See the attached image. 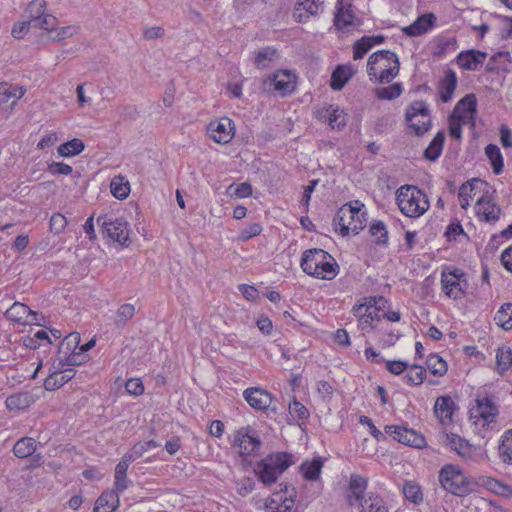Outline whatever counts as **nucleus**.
Masks as SVG:
<instances>
[{
	"label": "nucleus",
	"mask_w": 512,
	"mask_h": 512,
	"mask_svg": "<svg viewBox=\"0 0 512 512\" xmlns=\"http://www.w3.org/2000/svg\"><path fill=\"white\" fill-rule=\"evenodd\" d=\"M319 117L324 118L332 128L341 129L346 125V115L338 107L330 105L328 108L319 112Z\"/></svg>",
	"instance_id": "obj_30"
},
{
	"label": "nucleus",
	"mask_w": 512,
	"mask_h": 512,
	"mask_svg": "<svg viewBox=\"0 0 512 512\" xmlns=\"http://www.w3.org/2000/svg\"><path fill=\"white\" fill-rule=\"evenodd\" d=\"M75 375V370L73 368L63 367L62 369H53L48 377L44 381V387L48 391H53L65 383L70 381Z\"/></svg>",
	"instance_id": "obj_23"
},
{
	"label": "nucleus",
	"mask_w": 512,
	"mask_h": 512,
	"mask_svg": "<svg viewBox=\"0 0 512 512\" xmlns=\"http://www.w3.org/2000/svg\"><path fill=\"white\" fill-rule=\"evenodd\" d=\"M324 462L321 457L313 458L312 460L304 461L299 469L303 477L307 481H318L321 477Z\"/></svg>",
	"instance_id": "obj_29"
},
{
	"label": "nucleus",
	"mask_w": 512,
	"mask_h": 512,
	"mask_svg": "<svg viewBox=\"0 0 512 512\" xmlns=\"http://www.w3.org/2000/svg\"><path fill=\"white\" fill-rule=\"evenodd\" d=\"M446 443L453 449L460 457L469 459L472 457V446L463 438L456 434H447Z\"/></svg>",
	"instance_id": "obj_32"
},
{
	"label": "nucleus",
	"mask_w": 512,
	"mask_h": 512,
	"mask_svg": "<svg viewBox=\"0 0 512 512\" xmlns=\"http://www.w3.org/2000/svg\"><path fill=\"white\" fill-rule=\"evenodd\" d=\"M359 422L362 425H365V426H367L369 428L370 434L377 441H381V440H383L385 438L384 433H382L380 430L377 429V427L374 425V423L371 420V418H369L368 416H365V415L360 416Z\"/></svg>",
	"instance_id": "obj_61"
},
{
	"label": "nucleus",
	"mask_w": 512,
	"mask_h": 512,
	"mask_svg": "<svg viewBox=\"0 0 512 512\" xmlns=\"http://www.w3.org/2000/svg\"><path fill=\"white\" fill-rule=\"evenodd\" d=\"M370 233L379 245L386 244L388 241V231L382 221L374 222L370 227Z\"/></svg>",
	"instance_id": "obj_51"
},
{
	"label": "nucleus",
	"mask_w": 512,
	"mask_h": 512,
	"mask_svg": "<svg viewBox=\"0 0 512 512\" xmlns=\"http://www.w3.org/2000/svg\"><path fill=\"white\" fill-rule=\"evenodd\" d=\"M477 100L474 94H467L455 106L452 115L459 120L462 125H469L471 129L475 127V118L477 113Z\"/></svg>",
	"instance_id": "obj_17"
},
{
	"label": "nucleus",
	"mask_w": 512,
	"mask_h": 512,
	"mask_svg": "<svg viewBox=\"0 0 512 512\" xmlns=\"http://www.w3.org/2000/svg\"><path fill=\"white\" fill-rule=\"evenodd\" d=\"M36 450V442L33 438L24 437L18 440L14 447L13 452L18 458H26L31 456Z\"/></svg>",
	"instance_id": "obj_39"
},
{
	"label": "nucleus",
	"mask_w": 512,
	"mask_h": 512,
	"mask_svg": "<svg viewBox=\"0 0 512 512\" xmlns=\"http://www.w3.org/2000/svg\"><path fill=\"white\" fill-rule=\"evenodd\" d=\"M50 231L54 234H59L64 231L67 226V219L60 213H55L50 219Z\"/></svg>",
	"instance_id": "obj_59"
},
{
	"label": "nucleus",
	"mask_w": 512,
	"mask_h": 512,
	"mask_svg": "<svg viewBox=\"0 0 512 512\" xmlns=\"http://www.w3.org/2000/svg\"><path fill=\"white\" fill-rule=\"evenodd\" d=\"M234 446L239 448L242 456L257 455L261 441L250 427H243L234 436Z\"/></svg>",
	"instance_id": "obj_15"
},
{
	"label": "nucleus",
	"mask_w": 512,
	"mask_h": 512,
	"mask_svg": "<svg viewBox=\"0 0 512 512\" xmlns=\"http://www.w3.org/2000/svg\"><path fill=\"white\" fill-rule=\"evenodd\" d=\"M234 123L228 117L212 120L207 126L208 136L216 143L227 144L234 136Z\"/></svg>",
	"instance_id": "obj_16"
},
{
	"label": "nucleus",
	"mask_w": 512,
	"mask_h": 512,
	"mask_svg": "<svg viewBox=\"0 0 512 512\" xmlns=\"http://www.w3.org/2000/svg\"><path fill=\"white\" fill-rule=\"evenodd\" d=\"M387 301L383 297H363L358 304L354 305L352 312L358 319V325L364 333L384 330L381 311L385 308Z\"/></svg>",
	"instance_id": "obj_2"
},
{
	"label": "nucleus",
	"mask_w": 512,
	"mask_h": 512,
	"mask_svg": "<svg viewBox=\"0 0 512 512\" xmlns=\"http://www.w3.org/2000/svg\"><path fill=\"white\" fill-rule=\"evenodd\" d=\"M243 397L247 403L255 410L265 411L272 404V395L261 388L250 387L243 391Z\"/></svg>",
	"instance_id": "obj_19"
},
{
	"label": "nucleus",
	"mask_w": 512,
	"mask_h": 512,
	"mask_svg": "<svg viewBox=\"0 0 512 512\" xmlns=\"http://www.w3.org/2000/svg\"><path fill=\"white\" fill-rule=\"evenodd\" d=\"M334 24L339 30L348 29L351 26L360 24L353 13L350 0L337 1V12L334 17Z\"/></svg>",
	"instance_id": "obj_18"
},
{
	"label": "nucleus",
	"mask_w": 512,
	"mask_h": 512,
	"mask_svg": "<svg viewBox=\"0 0 512 512\" xmlns=\"http://www.w3.org/2000/svg\"><path fill=\"white\" fill-rule=\"evenodd\" d=\"M496 363L498 370L506 371L512 364V352L507 347H500L496 353Z\"/></svg>",
	"instance_id": "obj_49"
},
{
	"label": "nucleus",
	"mask_w": 512,
	"mask_h": 512,
	"mask_svg": "<svg viewBox=\"0 0 512 512\" xmlns=\"http://www.w3.org/2000/svg\"><path fill=\"white\" fill-rule=\"evenodd\" d=\"M264 86L268 90H274L285 96L295 90L296 76L290 71L280 70L268 77L264 81Z\"/></svg>",
	"instance_id": "obj_14"
},
{
	"label": "nucleus",
	"mask_w": 512,
	"mask_h": 512,
	"mask_svg": "<svg viewBox=\"0 0 512 512\" xmlns=\"http://www.w3.org/2000/svg\"><path fill=\"white\" fill-rule=\"evenodd\" d=\"M6 317L14 322L25 325L30 315V308L20 302H15L5 313Z\"/></svg>",
	"instance_id": "obj_37"
},
{
	"label": "nucleus",
	"mask_w": 512,
	"mask_h": 512,
	"mask_svg": "<svg viewBox=\"0 0 512 512\" xmlns=\"http://www.w3.org/2000/svg\"><path fill=\"white\" fill-rule=\"evenodd\" d=\"M445 135L444 132L439 131L430 142L429 146L424 151V157L430 161H435L441 155L444 145Z\"/></svg>",
	"instance_id": "obj_38"
},
{
	"label": "nucleus",
	"mask_w": 512,
	"mask_h": 512,
	"mask_svg": "<svg viewBox=\"0 0 512 512\" xmlns=\"http://www.w3.org/2000/svg\"><path fill=\"white\" fill-rule=\"evenodd\" d=\"M87 359L88 356L86 354L81 353L80 350H75L74 352H70L67 355L56 356V358L52 362L51 368H72L73 366H78L85 363Z\"/></svg>",
	"instance_id": "obj_28"
},
{
	"label": "nucleus",
	"mask_w": 512,
	"mask_h": 512,
	"mask_svg": "<svg viewBox=\"0 0 512 512\" xmlns=\"http://www.w3.org/2000/svg\"><path fill=\"white\" fill-rule=\"evenodd\" d=\"M400 211L407 217L418 218L430 207L428 197L416 186L404 185L396 191Z\"/></svg>",
	"instance_id": "obj_7"
},
{
	"label": "nucleus",
	"mask_w": 512,
	"mask_h": 512,
	"mask_svg": "<svg viewBox=\"0 0 512 512\" xmlns=\"http://www.w3.org/2000/svg\"><path fill=\"white\" fill-rule=\"evenodd\" d=\"M118 491L107 490L104 491L96 500L94 512H113L119 506Z\"/></svg>",
	"instance_id": "obj_25"
},
{
	"label": "nucleus",
	"mask_w": 512,
	"mask_h": 512,
	"mask_svg": "<svg viewBox=\"0 0 512 512\" xmlns=\"http://www.w3.org/2000/svg\"><path fill=\"white\" fill-rule=\"evenodd\" d=\"M499 453L503 462L512 464V430L503 435Z\"/></svg>",
	"instance_id": "obj_45"
},
{
	"label": "nucleus",
	"mask_w": 512,
	"mask_h": 512,
	"mask_svg": "<svg viewBox=\"0 0 512 512\" xmlns=\"http://www.w3.org/2000/svg\"><path fill=\"white\" fill-rule=\"evenodd\" d=\"M368 478L359 474H351L349 479L347 502L349 506H357L359 512H389L383 498L377 493H365Z\"/></svg>",
	"instance_id": "obj_1"
},
{
	"label": "nucleus",
	"mask_w": 512,
	"mask_h": 512,
	"mask_svg": "<svg viewBox=\"0 0 512 512\" xmlns=\"http://www.w3.org/2000/svg\"><path fill=\"white\" fill-rule=\"evenodd\" d=\"M135 314V307L132 304H123L117 310L116 325H125Z\"/></svg>",
	"instance_id": "obj_53"
},
{
	"label": "nucleus",
	"mask_w": 512,
	"mask_h": 512,
	"mask_svg": "<svg viewBox=\"0 0 512 512\" xmlns=\"http://www.w3.org/2000/svg\"><path fill=\"white\" fill-rule=\"evenodd\" d=\"M300 266L307 275L318 279L332 280L338 273V264L335 259L320 248L306 250Z\"/></svg>",
	"instance_id": "obj_3"
},
{
	"label": "nucleus",
	"mask_w": 512,
	"mask_h": 512,
	"mask_svg": "<svg viewBox=\"0 0 512 512\" xmlns=\"http://www.w3.org/2000/svg\"><path fill=\"white\" fill-rule=\"evenodd\" d=\"M435 22V16L432 13L424 14L418 17L411 25L403 28V32L408 36H419L426 33Z\"/></svg>",
	"instance_id": "obj_27"
},
{
	"label": "nucleus",
	"mask_w": 512,
	"mask_h": 512,
	"mask_svg": "<svg viewBox=\"0 0 512 512\" xmlns=\"http://www.w3.org/2000/svg\"><path fill=\"white\" fill-rule=\"evenodd\" d=\"M457 86V76L453 70H448L444 79L439 84V95L442 102L447 103L452 99Z\"/></svg>",
	"instance_id": "obj_31"
},
{
	"label": "nucleus",
	"mask_w": 512,
	"mask_h": 512,
	"mask_svg": "<svg viewBox=\"0 0 512 512\" xmlns=\"http://www.w3.org/2000/svg\"><path fill=\"white\" fill-rule=\"evenodd\" d=\"M403 92V87L400 83H394L388 87L378 88L375 93L380 100H393L398 98Z\"/></svg>",
	"instance_id": "obj_46"
},
{
	"label": "nucleus",
	"mask_w": 512,
	"mask_h": 512,
	"mask_svg": "<svg viewBox=\"0 0 512 512\" xmlns=\"http://www.w3.org/2000/svg\"><path fill=\"white\" fill-rule=\"evenodd\" d=\"M6 405L10 410H20L28 405L27 394L11 395L6 399Z\"/></svg>",
	"instance_id": "obj_56"
},
{
	"label": "nucleus",
	"mask_w": 512,
	"mask_h": 512,
	"mask_svg": "<svg viewBox=\"0 0 512 512\" xmlns=\"http://www.w3.org/2000/svg\"><path fill=\"white\" fill-rule=\"evenodd\" d=\"M353 74L354 70L351 66H338L331 76V88L333 90H341Z\"/></svg>",
	"instance_id": "obj_33"
},
{
	"label": "nucleus",
	"mask_w": 512,
	"mask_h": 512,
	"mask_svg": "<svg viewBox=\"0 0 512 512\" xmlns=\"http://www.w3.org/2000/svg\"><path fill=\"white\" fill-rule=\"evenodd\" d=\"M132 462L123 456L115 468V489L118 492H123L128 488L129 481L127 480V470Z\"/></svg>",
	"instance_id": "obj_34"
},
{
	"label": "nucleus",
	"mask_w": 512,
	"mask_h": 512,
	"mask_svg": "<svg viewBox=\"0 0 512 512\" xmlns=\"http://www.w3.org/2000/svg\"><path fill=\"white\" fill-rule=\"evenodd\" d=\"M475 211L480 219L489 223H495L501 215V208L484 196L477 199Z\"/></svg>",
	"instance_id": "obj_21"
},
{
	"label": "nucleus",
	"mask_w": 512,
	"mask_h": 512,
	"mask_svg": "<svg viewBox=\"0 0 512 512\" xmlns=\"http://www.w3.org/2000/svg\"><path fill=\"white\" fill-rule=\"evenodd\" d=\"M32 27L48 31L51 35L57 25V19L50 14H44L38 19L31 20Z\"/></svg>",
	"instance_id": "obj_48"
},
{
	"label": "nucleus",
	"mask_w": 512,
	"mask_h": 512,
	"mask_svg": "<svg viewBox=\"0 0 512 512\" xmlns=\"http://www.w3.org/2000/svg\"><path fill=\"white\" fill-rule=\"evenodd\" d=\"M438 480L445 491L458 497H465L476 488V479L467 476L459 466L453 464H446L440 469Z\"/></svg>",
	"instance_id": "obj_5"
},
{
	"label": "nucleus",
	"mask_w": 512,
	"mask_h": 512,
	"mask_svg": "<svg viewBox=\"0 0 512 512\" xmlns=\"http://www.w3.org/2000/svg\"><path fill=\"white\" fill-rule=\"evenodd\" d=\"M481 486L486 488L487 490L495 493L496 495L510 497L512 496V487L502 483L501 481L489 477V476H481L476 479V487Z\"/></svg>",
	"instance_id": "obj_26"
},
{
	"label": "nucleus",
	"mask_w": 512,
	"mask_h": 512,
	"mask_svg": "<svg viewBox=\"0 0 512 512\" xmlns=\"http://www.w3.org/2000/svg\"><path fill=\"white\" fill-rule=\"evenodd\" d=\"M85 148L82 140L74 138L58 147V153L62 157L76 156L80 154Z\"/></svg>",
	"instance_id": "obj_43"
},
{
	"label": "nucleus",
	"mask_w": 512,
	"mask_h": 512,
	"mask_svg": "<svg viewBox=\"0 0 512 512\" xmlns=\"http://www.w3.org/2000/svg\"><path fill=\"white\" fill-rule=\"evenodd\" d=\"M427 368L436 376H443L447 372L446 362L438 355L431 354L427 359Z\"/></svg>",
	"instance_id": "obj_47"
},
{
	"label": "nucleus",
	"mask_w": 512,
	"mask_h": 512,
	"mask_svg": "<svg viewBox=\"0 0 512 512\" xmlns=\"http://www.w3.org/2000/svg\"><path fill=\"white\" fill-rule=\"evenodd\" d=\"M262 231V227L258 223H252L247 228L243 229L240 234L239 238L242 241H247L251 239L252 237H255L259 235Z\"/></svg>",
	"instance_id": "obj_63"
},
{
	"label": "nucleus",
	"mask_w": 512,
	"mask_h": 512,
	"mask_svg": "<svg viewBox=\"0 0 512 512\" xmlns=\"http://www.w3.org/2000/svg\"><path fill=\"white\" fill-rule=\"evenodd\" d=\"M373 47L370 39L367 36H363L361 39L355 42L353 49L355 60L362 59L364 55Z\"/></svg>",
	"instance_id": "obj_54"
},
{
	"label": "nucleus",
	"mask_w": 512,
	"mask_h": 512,
	"mask_svg": "<svg viewBox=\"0 0 512 512\" xmlns=\"http://www.w3.org/2000/svg\"><path fill=\"white\" fill-rule=\"evenodd\" d=\"M456 50L455 41L447 40L440 42L433 51V55L438 58H442L446 53L453 52Z\"/></svg>",
	"instance_id": "obj_60"
},
{
	"label": "nucleus",
	"mask_w": 512,
	"mask_h": 512,
	"mask_svg": "<svg viewBox=\"0 0 512 512\" xmlns=\"http://www.w3.org/2000/svg\"><path fill=\"white\" fill-rule=\"evenodd\" d=\"M97 223L102 227L105 237L114 242L125 246L129 242L128 223L119 218L109 215H101L97 218Z\"/></svg>",
	"instance_id": "obj_9"
},
{
	"label": "nucleus",
	"mask_w": 512,
	"mask_h": 512,
	"mask_svg": "<svg viewBox=\"0 0 512 512\" xmlns=\"http://www.w3.org/2000/svg\"><path fill=\"white\" fill-rule=\"evenodd\" d=\"M324 0H298L293 12L297 22H306L310 16H315L322 9Z\"/></svg>",
	"instance_id": "obj_22"
},
{
	"label": "nucleus",
	"mask_w": 512,
	"mask_h": 512,
	"mask_svg": "<svg viewBox=\"0 0 512 512\" xmlns=\"http://www.w3.org/2000/svg\"><path fill=\"white\" fill-rule=\"evenodd\" d=\"M433 410L442 425H449L453 421L456 404L449 395L440 396L436 399Z\"/></svg>",
	"instance_id": "obj_20"
},
{
	"label": "nucleus",
	"mask_w": 512,
	"mask_h": 512,
	"mask_svg": "<svg viewBox=\"0 0 512 512\" xmlns=\"http://www.w3.org/2000/svg\"><path fill=\"white\" fill-rule=\"evenodd\" d=\"M110 191L115 198L124 200L130 194V183L125 176L117 175L111 180Z\"/></svg>",
	"instance_id": "obj_35"
},
{
	"label": "nucleus",
	"mask_w": 512,
	"mask_h": 512,
	"mask_svg": "<svg viewBox=\"0 0 512 512\" xmlns=\"http://www.w3.org/2000/svg\"><path fill=\"white\" fill-rule=\"evenodd\" d=\"M78 30H79V27L73 26V25L65 26V27H61V28L55 27L54 32L52 33V35H50V39L53 41H60V40L72 37L73 35L77 34Z\"/></svg>",
	"instance_id": "obj_55"
},
{
	"label": "nucleus",
	"mask_w": 512,
	"mask_h": 512,
	"mask_svg": "<svg viewBox=\"0 0 512 512\" xmlns=\"http://www.w3.org/2000/svg\"><path fill=\"white\" fill-rule=\"evenodd\" d=\"M277 59H279L278 51L271 46H267L256 53L254 64L257 68L264 69Z\"/></svg>",
	"instance_id": "obj_36"
},
{
	"label": "nucleus",
	"mask_w": 512,
	"mask_h": 512,
	"mask_svg": "<svg viewBox=\"0 0 512 512\" xmlns=\"http://www.w3.org/2000/svg\"><path fill=\"white\" fill-rule=\"evenodd\" d=\"M498 409L489 398H477L469 410V419L475 426L485 428L494 422Z\"/></svg>",
	"instance_id": "obj_11"
},
{
	"label": "nucleus",
	"mask_w": 512,
	"mask_h": 512,
	"mask_svg": "<svg viewBox=\"0 0 512 512\" xmlns=\"http://www.w3.org/2000/svg\"><path fill=\"white\" fill-rule=\"evenodd\" d=\"M478 184L483 183L474 179L472 182H466L460 187L458 197L460 205L463 209H467V207L470 205V199L476 195L475 190Z\"/></svg>",
	"instance_id": "obj_40"
},
{
	"label": "nucleus",
	"mask_w": 512,
	"mask_h": 512,
	"mask_svg": "<svg viewBox=\"0 0 512 512\" xmlns=\"http://www.w3.org/2000/svg\"><path fill=\"white\" fill-rule=\"evenodd\" d=\"M485 154L491 162L493 172L499 175L503 170V157L497 145L489 144L485 148Z\"/></svg>",
	"instance_id": "obj_42"
},
{
	"label": "nucleus",
	"mask_w": 512,
	"mask_h": 512,
	"mask_svg": "<svg viewBox=\"0 0 512 512\" xmlns=\"http://www.w3.org/2000/svg\"><path fill=\"white\" fill-rule=\"evenodd\" d=\"M463 273L459 269L451 271L444 270L441 274V284L444 293L453 299H460L464 296L467 282L463 279Z\"/></svg>",
	"instance_id": "obj_13"
},
{
	"label": "nucleus",
	"mask_w": 512,
	"mask_h": 512,
	"mask_svg": "<svg viewBox=\"0 0 512 512\" xmlns=\"http://www.w3.org/2000/svg\"><path fill=\"white\" fill-rule=\"evenodd\" d=\"M79 343H80V334L77 332L70 333L61 342L57 356L67 355L70 352L79 350Z\"/></svg>",
	"instance_id": "obj_44"
},
{
	"label": "nucleus",
	"mask_w": 512,
	"mask_h": 512,
	"mask_svg": "<svg viewBox=\"0 0 512 512\" xmlns=\"http://www.w3.org/2000/svg\"><path fill=\"white\" fill-rule=\"evenodd\" d=\"M406 121L417 136L426 133L431 126L426 104L422 101L413 102L406 111Z\"/></svg>",
	"instance_id": "obj_10"
},
{
	"label": "nucleus",
	"mask_w": 512,
	"mask_h": 512,
	"mask_svg": "<svg viewBox=\"0 0 512 512\" xmlns=\"http://www.w3.org/2000/svg\"><path fill=\"white\" fill-rule=\"evenodd\" d=\"M385 433L404 445L421 449L426 446L425 437L418 431L398 425H386Z\"/></svg>",
	"instance_id": "obj_12"
},
{
	"label": "nucleus",
	"mask_w": 512,
	"mask_h": 512,
	"mask_svg": "<svg viewBox=\"0 0 512 512\" xmlns=\"http://www.w3.org/2000/svg\"><path fill=\"white\" fill-rule=\"evenodd\" d=\"M400 70L399 58L390 50H378L367 61V73L375 83H390Z\"/></svg>",
	"instance_id": "obj_4"
},
{
	"label": "nucleus",
	"mask_w": 512,
	"mask_h": 512,
	"mask_svg": "<svg viewBox=\"0 0 512 512\" xmlns=\"http://www.w3.org/2000/svg\"><path fill=\"white\" fill-rule=\"evenodd\" d=\"M333 224L339 227L343 236L358 234L366 226L365 213L351 204L343 205L337 212Z\"/></svg>",
	"instance_id": "obj_8"
},
{
	"label": "nucleus",
	"mask_w": 512,
	"mask_h": 512,
	"mask_svg": "<svg viewBox=\"0 0 512 512\" xmlns=\"http://www.w3.org/2000/svg\"><path fill=\"white\" fill-rule=\"evenodd\" d=\"M487 54L479 50H468L459 53L456 58L457 64L466 70L474 71L486 59Z\"/></svg>",
	"instance_id": "obj_24"
},
{
	"label": "nucleus",
	"mask_w": 512,
	"mask_h": 512,
	"mask_svg": "<svg viewBox=\"0 0 512 512\" xmlns=\"http://www.w3.org/2000/svg\"><path fill=\"white\" fill-rule=\"evenodd\" d=\"M294 463L292 454L276 452L266 456L254 468L258 480L266 486L277 481L279 476Z\"/></svg>",
	"instance_id": "obj_6"
},
{
	"label": "nucleus",
	"mask_w": 512,
	"mask_h": 512,
	"mask_svg": "<svg viewBox=\"0 0 512 512\" xmlns=\"http://www.w3.org/2000/svg\"><path fill=\"white\" fill-rule=\"evenodd\" d=\"M48 171L53 175H69L73 172V168L63 162H53L49 165Z\"/></svg>",
	"instance_id": "obj_62"
},
{
	"label": "nucleus",
	"mask_w": 512,
	"mask_h": 512,
	"mask_svg": "<svg viewBox=\"0 0 512 512\" xmlns=\"http://www.w3.org/2000/svg\"><path fill=\"white\" fill-rule=\"evenodd\" d=\"M494 320L501 328L505 330L512 329V303L503 304L496 312Z\"/></svg>",
	"instance_id": "obj_41"
},
{
	"label": "nucleus",
	"mask_w": 512,
	"mask_h": 512,
	"mask_svg": "<svg viewBox=\"0 0 512 512\" xmlns=\"http://www.w3.org/2000/svg\"><path fill=\"white\" fill-rule=\"evenodd\" d=\"M425 369L420 365H412L405 378L412 385H420L425 379Z\"/></svg>",
	"instance_id": "obj_52"
},
{
	"label": "nucleus",
	"mask_w": 512,
	"mask_h": 512,
	"mask_svg": "<svg viewBox=\"0 0 512 512\" xmlns=\"http://www.w3.org/2000/svg\"><path fill=\"white\" fill-rule=\"evenodd\" d=\"M25 94V89L21 86L10 85L6 82L0 83V95L5 96V98L11 99L15 98L16 100L21 99Z\"/></svg>",
	"instance_id": "obj_50"
},
{
	"label": "nucleus",
	"mask_w": 512,
	"mask_h": 512,
	"mask_svg": "<svg viewBox=\"0 0 512 512\" xmlns=\"http://www.w3.org/2000/svg\"><path fill=\"white\" fill-rule=\"evenodd\" d=\"M281 501L282 494L280 492L273 494L272 497L265 503L266 512H280Z\"/></svg>",
	"instance_id": "obj_64"
},
{
	"label": "nucleus",
	"mask_w": 512,
	"mask_h": 512,
	"mask_svg": "<svg viewBox=\"0 0 512 512\" xmlns=\"http://www.w3.org/2000/svg\"><path fill=\"white\" fill-rule=\"evenodd\" d=\"M46 1L45 0H32L29 5L27 12L29 14V20L38 19L45 14Z\"/></svg>",
	"instance_id": "obj_57"
},
{
	"label": "nucleus",
	"mask_w": 512,
	"mask_h": 512,
	"mask_svg": "<svg viewBox=\"0 0 512 512\" xmlns=\"http://www.w3.org/2000/svg\"><path fill=\"white\" fill-rule=\"evenodd\" d=\"M403 492L405 497L413 503L417 504L423 499L421 490L416 484L407 483L403 488Z\"/></svg>",
	"instance_id": "obj_58"
}]
</instances>
